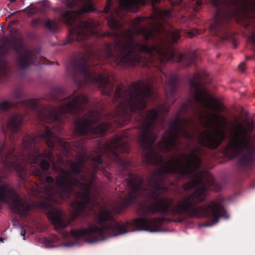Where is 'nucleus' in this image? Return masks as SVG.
Here are the masks:
<instances>
[{
	"label": "nucleus",
	"instance_id": "1",
	"mask_svg": "<svg viewBox=\"0 0 255 255\" xmlns=\"http://www.w3.org/2000/svg\"><path fill=\"white\" fill-rule=\"evenodd\" d=\"M51 99L62 104L58 108L44 105L35 99L21 100L25 97L20 89L13 94V101H5L0 104V120L4 135L0 137V163L8 172L15 171L21 181L28 178V170L37 165L41 157L51 162L54 155L51 149L42 153L39 148L40 142L52 148L59 139L61 127L66 119L76 118L75 131L79 135L88 134L103 135L113 126H117V87L114 95L113 103L116 107L107 113L104 119L111 123H100L103 119L100 111L91 109L80 118L88 102L87 96L78 94L75 90L67 96L63 88H55L50 92ZM6 175H0V195H18L14 188L7 183Z\"/></svg>",
	"mask_w": 255,
	"mask_h": 255
},
{
	"label": "nucleus",
	"instance_id": "2",
	"mask_svg": "<svg viewBox=\"0 0 255 255\" xmlns=\"http://www.w3.org/2000/svg\"><path fill=\"white\" fill-rule=\"evenodd\" d=\"M111 0H107L104 12L109 14L106 19L112 31L103 32L102 35L115 40L112 43H106L102 52L93 53L92 58L97 61L92 65L88 59L81 56L71 60L67 71L71 74L74 83L78 89L88 84L98 85L103 89L106 95L111 97L113 87L111 85L110 76L105 75L100 66L102 70L98 69V66L102 63L147 68L155 67L162 80L165 79L168 87L166 91L167 98L173 99L178 86V76L171 74L167 79L161 71V66L167 62L173 61L189 66L195 62L197 55L195 51L185 54L176 52L169 44L168 41L177 42L181 32L183 35L192 38L198 34L197 30L185 29L181 32L168 22L172 17L171 11L159 9H155L151 16L152 21L150 27L137 26L144 17H137L133 21V29H126L118 20V10L109 13L112 7Z\"/></svg>",
	"mask_w": 255,
	"mask_h": 255
},
{
	"label": "nucleus",
	"instance_id": "3",
	"mask_svg": "<svg viewBox=\"0 0 255 255\" xmlns=\"http://www.w3.org/2000/svg\"><path fill=\"white\" fill-rule=\"evenodd\" d=\"M54 147L65 152L66 155L71 154L72 151L78 154L79 159L77 161H67L71 170L54 166L60 173L57 176L55 182L53 177L45 173L50 167V161L42 159L39 163L40 169L37 165H33L30 172L42 183V186L35 182L32 185L33 195L45 199L38 203V206L47 211V217L56 230H61L68 225V223L63 219L62 211L54 207V203H58L59 200L69 202L77 217L88 216L93 212L97 202L91 197V194L97 171L101 170L109 179L111 177V173L103 166L102 157L118 164L120 174L127 181L129 191L126 197L121 199V205L123 208L136 203L140 194L147 190L143 186V178L130 168L131 162L123 159L119 156V153H127L129 151L128 143L123 141L119 135H115L105 144H99L95 151L99 152L96 156L85 152L83 143L79 141L70 143L60 137L56 139L55 144L51 148ZM55 162V161L51 162L53 164Z\"/></svg>",
	"mask_w": 255,
	"mask_h": 255
},
{
	"label": "nucleus",
	"instance_id": "4",
	"mask_svg": "<svg viewBox=\"0 0 255 255\" xmlns=\"http://www.w3.org/2000/svg\"><path fill=\"white\" fill-rule=\"evenodd\" d=\"M196 107L191 99H188L181 106L179 110L170 124L169 128L166 130L161 138V148L165 153L172 150L179 151L182 150L180 145L182 141L180 137H183L188 140L193 139V135L186 128V127H191L194 124V121L191 118L181 119V115H185L189 110L194 113Z\"/></svg>",
	"mask_w": 255,
	"mask_h": 255
},
{
	"label": "nucleus",
	"instance_id": "5",
	"mask_svg": "<svg viewBox=\"0 0 255 255\" xmlns=\"http://www.w3.org/2000/svg\"><path fill=\"white\" fill-rule=\"evenodd\" d=\"M229 138L226 151L232 157L241 156L237 167L240 172H245L251 168L255 159V147L248 139L241 126L236 128L234 132H231Z\"/></svg>",
	"mask_w": 255,
	"mask_h": 255
},
{
	"label": "nucleus",
	"instance_id": "6",
	"mask_svg": "<svg viewBox=\"0 0 255 255\" xmlns=\"http://www.w3.org/2000/svg\"><path fill=\"white\" fill-rule=\"evenodd\" d=\"M83 4L81 6L76 0H64L63 4L67 8L72 9L62 12L61 15V20L67 25H73L77 23V28H72L70 30V34L73 35V31L76 32L74 35L76 36L83 30H89L91 26H99L98 21L89 18L87 20L80 19L79 17L83 13L92 12L95 8L91 0H78Z\"/></svg>",
	"mask_w": 255,
	"mask_h": 255
},
{
	"label": "nucleus",
	"instance_id": "7",
	"mask_svg": "<svg viewBox=\"0 0 255 255\" xmlns=\"http://www.w3.org/2000/svg\"><path fill=\"white\" fill-rule=\"evenodd\" d=\"M210 122L205 124V127L210 128L212 126L216 127L214 132L206 131L202 132L199 136L200 143L210 149H216L220 146L227 137L225 130L223 128L227 124L226 118L217 114H210Z\"/></svg>",
	"mask_w": 255,
	"mask_h": 255
},
{
	"label": "nucleus",
	"instance_id": "8",
	"mask_svg": "<svg viewBox=\"0 0 255 255\" xmlns=\"http://www.w3.org/2000/svg\"><path fill=\"white\" fill-rule=\"evenodd\" d=\"M12 49L16 53L15 65L21 73H24L31 65L48 64L46 58L41 57L31 52L26 46L22 39L14 38L11 44Z\"/></svg>",
	"mask_w": 255,
	"mask_h": 255
},
{
	"label": "nucleus",
	"instance_id": "9",
	"mask_svg": "<svg viewBox=\"0 0 255 255\" xmlns=\"http://www.w3.org/2000/svg\"><path fill=\"white\" fill-rule=\"evenodd\" d=\"M207 76V73H196L194 74L192 78L189 81V85L191 90L193 91V98L196 102L201 105L205 108L216 111H221L220 106L216 105L217 101L212 98L211 101L205 98L208 95L207 92L205 89L201 87L202 81L204 78Z\"/></svg>",
	"mask_w": 255,
	"mask_h": 255
},
{
	"label": "nucleus",
	"instance_id": "10",
	"mask_svg": "<svg viewBox=\"0 0 255 255\" xmlns=\"http://www.w3.org/2000/svg\"><path fill=\"white\" fill-rule=\"evenodd\" d=\"M69 27V35L67 39V43H72L74 42H78L80 43H84V42L87 40H88L90 37L96 35L98 34V32L96 29L98 26H91L89 30H83L82 32H79L80 33L77 35H71L70 30L72 28H77L78 26L77 23H74L73 25H68ZM76 32L73 31V35L76 33ZM66 44V43H65Z\"/></svg>",
	"mask_w": 255,
	"mask_h": 255
},
{
	"label": "nucleus",
	"instance_id": "11",
	"mask_svg": "<svg viewBox=\"0 0 255 255\" xmlns=\"http://www.w3.org/2000/svg\"><path fill=\"white\" fill-rule=\"evenodd\" d=\"M148 1H150L153 5L159 3L160 0H122L120 6L127 11L135 12L139 5H144Z\"/></svg>",
	"mask_w": 255,
	"mask_h": 255
},
{
	"label": "nucleus",
	"instance_id": "12",
	"mask_svg": "<svg viewBox=\"0 0 255 255\" xmlns=\"http://www.w3.org/2000/svg\"><path fill=\"white\" fill-rule=\"evenodd\" d=\"M45 27L51 32H56L58 29V24L55 21L49 18L46 19L44 23Z\"/></svg>",
	"mask_w": 255,
	"mask_h": 255
},
{
	"label": "nucleus",
	"instance_id": "13",
	"mask_svg": "<svg viewBox=\"0 0 255 255\" xmlns=\"http://www.w3.org/2000/svg\"><path fill=\"white\" fill-rule=\"evenodd\" d=\"M202 4L203 2L201 0H194L191 3V6L194 10L198 11Z\"/></svg>",
	"mask_w": 255,
	"mask_h": 255
},
{
	"label": "nucleus",
	"instance_id": "14",
	"mask_svg": "<svg viewBox=\"0 0 255 255\" xmlns=\"http://www.w3.org/2000/svg\"><path fill=\"white\" fill-rule=\"evenodd\" d=\"M31 25L33 27H36L40 24V20L37 19H34L31 21Z\"/></svg>",
	"mask_w": 255,
	"mask_h": 255
},
{
	"label": "nucleus",
	"instance_id": "15",
	"mask_svg": "<svg viewBox=\"0 0 255 255\" xmlns=\"http://www.w3.org/2000/svg\"><path fill=\"white\" fill-rule=\"evenodd\" d=\"M239 69L242 71V72H244L245 70V69H246V64L245 63H241L239 65Z\"/></svg>",
	"mask_w": 255,
	"mask_h": 255
},
{
	"label": "nucleus",
	"instance_id": "16",
	"mask_svg": "<svg viewBox=\"0 0 255 255\" xmlns=\"http://www.w3.org/2000/svg\"><path fill=\"white\" fill-rule=\"evenodd\" d=\"M44 241L45 244H50L52 243L51 241L48 238H45Z\"/></svg>",
	"mask_w": 255,
	"mask_h": 255
},
{
	"label": "nucleus",
	"instance_id": "17",
	"mask_svg": "<svg viewBox=\"0 0 255 255\" xmlns=\"http://www.w3.org/2000/svg\"><path fill=\"white\" fill-rule=\"evenodd\" d=\"M75 244H76V243H73V242H70V243H66V244H65V245H66V246H70V247H71V246H74Z\"/></svg>",
	"mask_w": 255,
	"mask_h": 255
},
{
	"label": "nucleus",
	"instance_id": "18",
	"mask_svg": "<svg viewBox=\"0 0 255 255\" xmlns=\"http://www.w3.org/2000/svg\"><path fill=\"white\" fill-rule=\"evenodd\" d=\"M58 160L60 162H62V157L61 156V155H58Z\"/></svg>",
	"mask_w": 255,
	"mask_h": 255
},
{
	"label": "nucleus",
	"instance_id": "19",
	"mask_svg": "<svg viewBox=\"0 0 255 255\" xmlns=\"http://www.w3.org/2000/svg\"><path fill=\"white\" fill-rule=\"evenodd\" d=\"M58 239V237L56 236H54V238L53 239V241H55V240H57Z\"/></svg>",
	"mask_w": 255,
	"mask_h": 255
},
{
	"label": "nucleus",
	"instance_id": "20",
	"mask_svg": "<svg viewBox=\"0 0 255 255\" xmlns=\"http://www.w3.org/2000/svg\"><path fill=\"white\" fill-rule=\"evenodd\" d=\"M25 232H24L23 234L21 233V235L23 236V240H25Z\"/></svg>",
	"mask_w": 255,
	"mask_h": 255
},
{
	"label": "nucleus",
	"instance_id": "21",
	"mask_svg": "<svg viewBox=\"0 0 255 255\" xmlns=\"http://www.w3.org/2000/svg\"><path fill=\"white\" fill-rule=\"evenodd\" d=\"M179 3H181L182 2V0H179Z\"/></svg>",
	"mask_w": 255,
	"mask_h": 255
},
{
	"label": "nucleus",
	"instance_id": "22",
	"mask_svg": "<svg viewBox=\"0 0 255 255\" xmlns=\"http://www.w3.org/2000/svg\"><path fill=\"white\" fill-rule=\"evenodd\" d=\"M246 58H247V59H251V57H250V56H247V57H246Z\"/></svg>",
	"mask_w": 255,
	"mask_h": 255
},
{
	"label": "nucleus",
	"instance_id": "23",
	"mask_svg": "<svg viewBox=\"0 0 255 255\" xmlns=\"http://www.w3.org/2000/svg\"><path fill=\"white\" fill-rule=\"evenodd\" d=\"M11 2H13L16 1V0H9Z\"/></svg>",
	"mask_w": 255,
	"mask_h": 255
},
{
	"label": "nucleus",
	"instance_id": "24",
	"mask_svg": "<svg viewBox=\"0 0 255 255\" xmlns=\"http://www.w3.org/2000/svg\"><path fill=\"white\" fill-rule=\"evenodd\" d=\"M2 240H3V239L1 237H0V241H2Z\"/></svg>",
	"mask_w": 255,
	"mask_h": 255
},
{
	"label": "nucleus",
	"instance_id": "25",
	"mask_svg": "<svg viewBox=\"0 0 255 255\" xmlns=\"http://www.w3.org/2000/svg\"><path fill=\"white\" fill-rule=\"evenodd\" d=\"M174 101L172 103L171 105H172L173 104H174Z\"/></svg>",
	"mask_w": 255,
	"mask_h": 255
}]
</instances>
